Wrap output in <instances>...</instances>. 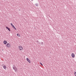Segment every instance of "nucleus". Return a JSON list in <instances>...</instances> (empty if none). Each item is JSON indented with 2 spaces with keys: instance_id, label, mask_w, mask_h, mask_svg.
Returning <instances> with one entry per match:
<instances>
[{
  "instance_id": "9",
  "label": "nucleus",
  "mask_w": 76,
  "mask_h": 76,
  "mask_svg": "<svg viewBox=\"0 0 76 76\" xmlns=\"http://www.w3.org/2000/svg\"><path fill=\"white\" fill-rule=\"evenodd\" d=\"M35 6H38V4L37 3H36L35 4Z\"/></svg>"
},
{
  "instance_id": "3",
  "label": "nucleus",
  "mask_w": 76,
  "mask_h": 76,
  "mask_svg": "<svg viewBox=\"0 0 76 76\" xmlns=\"http://www.w3.org/2000/svg\"><path fill=\"white\" fill-rule=\"evenodd\" d=\"M13 69L15 70V72H17V71H18V68L16 67V66H14V67H13Z\"/></svg>"
},
{
  "instance_id": "8",
  "label": "nucleus",
  "mask_w": 76,
  "mask_h": 76,
  "mask_svg": "<svg viewBox=\"0 0 76 76\" xmlns=\"http://www.w3.org/2000/svg\"><path fill=\"white\" fill-rule=\"evenodd\" d=\"M7 41H4V44H7Z\"/></svg>"
},
{
  "instance_id": "6",
  "label": "nucleus",
  "mask_w": 76,
  "mask_h": 76,
  "mask_svg": "<svg viewBox=\"0 0 76 76\" xmlns=\"http://www.w3.org/2000/svg\"><path fill=\"white\" fill-rule=\"evenodd\" d=\"M3 67L4 69H6V68H7V67H6V65H4Z\"/></svg>"
},
{
  "instance_id": "1",
  "label": "nucleus",
  "mask_w": 76,
  "mask_h": 76,
  "mask_svg": "<svg viewBox=\"0 0 76 76\" xmlns=\"http://www.w3.org/2000/svg\"><path fill=\"white\" fill-rule=\"evenodd\" d=\"M18 49L20 51H22L23 50V48L21 46H19L18 47Z\"/></svg>"
},
{
  "instance_id": "15",
  "label": "nucleus",
  "mask_w": 76,
  "mask_h": 76,
  "mask_svg": "<svg viewBox=\"0 0 76 76\" xmlns=\"http://www.w3.org/2000/svg\"><path fill=\"white\" fill-rule=\"evenodd\" d=\"M31 0V1H33L34 0Z\"/></svg>"
},
{
  "instance_id": "2",
  "label": "nucleus",
  "mask_w": 76,
  "mask_h": 76,
  "mask_svg": "<svg viewBox=\"0 0 76 76\" xmlns=\"http://www.w3.org/2000/svg\"><path fill=\"white\" fill-rule=\"evenodd\" d=\"M6 46L7 47V48H10V47H11V46L10 45V43H7L6 45Z\"/></svg>"
},
{
  "instance_id": "10",
  "label": "nucleus",
  "mask_w": 76,
  "mask_h": 76,
  "mask_svg": "<svg viewBox=\"0 0 76 76\" xmlns=\"http://www.w3.org/2000/svg\"><path fill=\"white\" fill-rule=\"evenodd\" d=\"M13 28L14 29H15V30H16V28H15V26H14L13 27Z\"/></svg>"
},
{
  "instance_id": "13",
  "label": "nucleus",
  "mask_w": 76,
  "mask_h": 76,
  "mask_svg": "<svg viewBox=\"0 0 76 76\" xmlns=\"http://www.w3.org/2000/svg\"><path fill=\"white\" fill-rule=\"evenodd\" d=\"M40 63V64H41V65H42V66H43V64H42V63Z\"/></svg>"
},
{
  "instance_id": "14",
  "label": "nucleus",
  "mask_w": 76,
  "mask_h": 76,
  "mask_svg": "<svg viewBox=\"0 0 76 76\" xmlns=\"http://www.w3.org/2000/svg\"><path fill=\"white\" fill-rule=\"evenodd\" d=\"M75 76H76V72L75 73Z\"/></svg>"
},
{
  "instance_id": "4",
  "label": "nucleus",
  "mask_w": 76,
  "mask_h": 76,
  "mask_svg": "<svg viewBox=\"0 0 76 76\" xmlns=\"http://www.w3.org/2000/svg\"><path fill=\"white\" fill-rule=\"evenodd\" d=\"M71 56L72 58H75V55L73 53L71 54Z\"/></svg>"
},
{
  "instance_id": "16",
  "label": "nucleus",
  "mask_w": 76,
  "mask_h": 76,
  "mask_svg": "<svg viewBox=\"0 0 76 76\" xmlns=\"http://www.w3.org/2000/svg\"><path fill=\"white\" fill-rule=\"evenodd\" d=\"M42 44H43V42L42 43Z\"/></svg>"
},
{
  "instance_id": "11",
  "label": "nucleus",
  "mask_w": 76,
  "mask_h": 76,
  "mask_svg": "<svg viewBox=\"0 0 76 76\" xmlns=\"http://www.w3.org/2000/svg\"><path fill=\"white\" fill-rule=\"evenodd\" d=\"M11 25L12 27H13L14 26V25H13V24H12V23H11Z\"/></svg>"
},
{
  "instance_id": "7",
  "label": "nucleus",
  "mask_w": 76,
  "mask_h": 76,
  "mask_svg": "<svg viewBox=\"0 0 76 76\" xmlns=\"http://www.w3.org/2000/svg\"><path fill=\"white\" fill-rule=\"evenodd\" d=\"M6 28H7V29L9 31H10V28H8V27H6Z\"/></svg>"
},
{
  "instance_id": "5",
  "label": "nucleus",
  "mask_w": 76,
  "mask_h": 76,
  "mask_svg": "<svg viewBox=\"0 0 76 76\" xmlns=\"http://www.w3.org/2000/svg\"><path fill=\"white\" fill-rule=\"evenodd\" d=\"M26 60L29 63H31V61H30V60L29 59V58H26Z\"/></svg>"
},
{
  "instance_id": "12",
  "label": "nucleus",
  "mask_w": 76,
  "mask_h": 76,
  "mask_svg": "<svg viewBox=\"0 0 76 76\" xmlns=\"http://www.w3.org/2000/svg\"><path fill=\"white\" fill-rule=\"evenodd\" d=\"M17 36H18V37H20V35L19 34H17Z\"/></svg>"
}]
</instances>
